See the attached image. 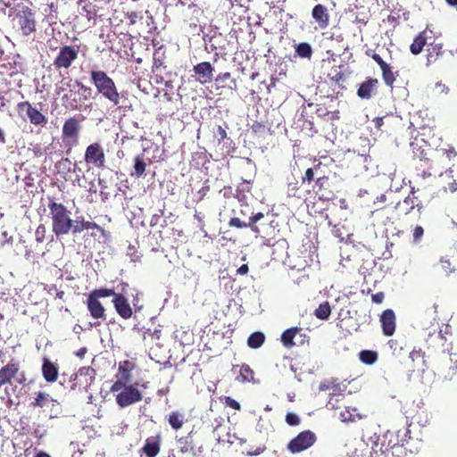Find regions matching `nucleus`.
Instances as JSON below:
<instances>
[{
    "label": "nucleus",
    "instance_id": "09e8293b",
    "mask_svg": "<svg viewBox=\"0 0 457 457\" xmlns=\"http://www.w3.org/2000/svg\"><path fill=\"white\" fill-rule=\"evenodd\" d=\"M93 296L96 297L97 299L104 298V297H110L112 296V299H115L117 295H119V293H116L112 288H107V287H100L94 289L89 293Z\"/></svg>",
    "mask_w": 457,
    "mask_h": 457
},
{
    "label": "nucleus",
    "instance_id": "6ab92c4d",
    "mask_svg": "<svg viewBox=\"0 0 457 457\" xmlns=\"http://www.w3.org/2000/svg\"><path fill=\"white\" fill-rule=\"evenodd\" d=\"M416 179L415 181L419 185H422V182L432 176V172L442 173L443 170H440V166L436 162L424 163V162H416Z\"/></svg>",
    "mask_w": 457,
    "mask_h": 457
},
{
    "label": "nucleus",
    "instance_id": "de8ad7c7",
    "mask_svg": "<svg viewBox=\"0 0 457 457\" xmlns=\"http://www.w3.org/2000/svg\"><path fill=\"white\" fill-rule=\"evenodd\" d=\"M312 53V46L309 43L303 42L295 46V55L300 58L310 59Z\"/></svg>",
    "mask_w": 457,
    "mask_h": 457
},
{
    "label": "nucleus",
    "instance_id": "680f3d73",
    "mask_svg": "<svg viewBox=\"0 0 457 457\" xmlns=\"http://www.w3.org/2000/svg\"><path fill=\"white\" fill-rule=\"evenodd\" d=\"M163 216V211L162 210H159V212L158 213H155L154 214L152 217H151V220H150V226L151 227H155L158 225L160 220L162 219V217Z\"/></svg>",
    "mask_w": 457,
    "mask_h": 457
},
{
    "label": "nucleus",
    "instance_id": "f03ea898",
    "mask_svg": "<svg viewBox=\"0 0 457 457\" xmlns=\"http://www.w3.org/2000/svg\"><path fill=\"white\" fill-rule=\"evenodd\" d=\"M90 79L95 86L97 94L108 100L118 109L130 108L131 104H126L124 93H120L114 80L108 74L100 70H92L90 71Z\"/></svg>",
    "mask_w": 457,
    "mask_h": 457
},
{
    "label": "nucleus",
    "instance_id": "7c9ffc66",
    "mask_svg": "<svg viewBox=\"0 0 457 457\" xmlns=\"http://www.w3.org/2000/svg\"><path fill=\"white\" fill-rule=\"evenodd\" d=\"M57 401L54 399L48 393L38 391L35 393L34 400L30 403L33 408H46L49 406H56Z\"/></svg>",
    "mask_w": 457,
    "mask_h": 457
},
{
    "label": "nucleus",
    "instance_id": "473e14b6",
    "mask_svg": "<svg viewBox=\"0 0 457 457\" xmlns=\"http://www.w3.org/2000/svg\"><path fill=\"white\" fill-rule=\"evenodd\" d=\"M326 168L321 162H318L313 167L306 169L303 175L301 178L302 185H310L312 182L315 183L316 178L320 176Z\"/></svg>",
    "mask_w": 457,
    "mask_h": 457
},
{
    "label": "nucleus",
    "instance_id": "0e129e2a",
    "mask_svg": "<svg viewBox=\"0 0 457 457\" xmlns=\"http://www.w3.org/2000/svg\"><path fill=\"white\" fill-rule=\"evenodd\" d=\"M385 298V295L383 292H378L374 295H372L371 299L375 303H381Z\"/></svg>",
    "mask_w": 457,
    "mask_h": 457
},
{
    "label": "nucleus",
    "instance_id": "b1692460",
    "mask_svg": "<svg viewBox=\"0 0 457 457\" xmlns=\"http://www.w3.org/2000/svg\"><path fill=\"white\" fill-rule=\"evenodd\" d=\"M86 304H87V308L90 313V316L93 319L105 320V317H106L105 308L104 307L103 303L99 301V299H97L96 297L88 294V295L87 297Z\"/></svg>",
    "mask_w": 457,
    "mask_h": 457
},
{
    "label": "nucleus",
    "instance_id": "f3484780",
    "mask_svg": "<svg viewBox=\"0 0 457 457\" xmlns=\"http://www.w3.org/2000/svg\"><path fill=\"white\" fill-rule=\"evenodd\" d=\"M446 345L447 339L441 330L430 332L426 339L427 349L433 353H445Z\"/></svg>",
    "mask_w": 457,
    "mask_h": 457
},
{
    "label": "nucleus",
    "instance_id": "ddd939ff",
    "mask_svg": "<svg viewBox=\"0 0 457 457\" xmlns=\"http://www.w3.org/2000/svg\"><path fill=\"white\" fill-rule=\"evenodd\" d=\"M78 56L79 46L65 45L60 48L57 55L54 59L53 65L56 70H68L77 60Z\"/></svg>",
    "mask_w": 457,
    "mask_h": 457
},
{
    "label": "nucleus",
    "instance_id": "603ef678",
    "mask_svg": "<svg viewBox=\"0 0 457 457\" xmlns=\"http://www.w3.org/2000/svg\"><path fill=\"white\" fill-rule=\"evenodd\" d=\"M299 190H300V186H299L298 181L289 182L287 184V191L288 196L299 197V195H298Z\"/></svg>",
    "mask_w": 457,
    "mask_h": 457
},
{
    "label": "nucleus",
    "instance_id": "f8f14e48",
    "mask_svg": "<svg viewBox=\"0 0 457 457\" xmlns=\"http://www.w3.org/2000/svg\"><path fill=\"white\" fill-rule=\"evenodd\" d=\"M84 160L89 167L99 170L105 168V154L104 147L98 142L88 145L85 150Z\"/></svg>",
    "mask_w": 457,
    "mask_h": 457
},
{
    "label": "nucleus",
    "instance_id": "9b49d317",
    "mask_svg": "<svg viewBox=\"0 0 457 457\" xmlns=\"http://www.w3.org/2000/svg\"><path fill=\"white\" fill-rule=\"evenodd\" d=\"M365 54L369 57H371L374 60V62L379 66L382 73V79L385 85L393 89L399 71H394V68L389 63L385 62L382 59V57L378 54H377L373 49H367L365 51Z\"/></svg>",
    "mask_w": 457,
    "mask_h": 457
},
{
    "label": "nucleus",
    "instance_id": "37998d69",
    "mask_svg": "<svg viewBox=\"0 0 457 457\" xmlns=\"http://www.w3.org/2000/svg\"><path fill=\"white\" fill-rule=\"evenodd\" d=\"M146 166L147 163L145 160L144 154H137L134 158V173H132L131 176L135 175L137 178L144 176Z\"/></svg>",
    "mask_w": 457,
    "mask_h": 457
},
{
    "label": "nucleus",
    "instance_id": "a19ab883",
    "mask_svg": "<svg viewBox=\"0 0 457 457\" xmlns=\"http://www.w3.org/2000/svg\"><path fill=\"white\" fill-rule=\"evenodd\" d=\"M237 379L241 383L254 382V371L247 364L239 367V375Z\"/></svg>",
    "mask_w": 457,
    "mask_h": 457
},
{
    "label": "nucleus",
    "instance_id": "412c9836",
    "mask_svg": "<svg viewBox=\"0 0 457 457\" xmlns=\"http://www.w3.org/2000/svg\"><path fill=\"white\" fill-rule=\"evenodd\" d=\"M194 72L198 76L197 80L205 85L212 81L214 67L209 62H202L193 68Z\"/></svg>",
    "mask_w": 457,
    "mask_h": 457
},
{
    "label": "nucleus",
    "instance_id": "72a5a7b5",
    "mask_svg": "<svg viewBox=\"0 0 457 457\" xmlns=\"http://www.w3.org/2000/svg\"><path fill=\"white\" fill-rule=\"evenodd\" d=\"M400 208L405 212V213H409L414 208H417L419 212L423 209V204L420 200H419L418 196H415L414 187L411 188V194L404 198L403 203L398 204Z\"/></svg>",
    "mask_w": 457,
    "mask_h": 457
},
{
    "label": "nucleus",
    "instance_id": "864d4df0",
    "mask_svg": "<svg viewBox=\"0 0 457 457\" xmlns=\"http://www.w3.org/2000/svg\"><path fill=\"white\" fill-rule=\"evenodd\" d=\"M221 401L226 406L230 407L236 411H239L241 409L240 403L230 396H224L221 398Z\"/></svg>",
    "mask_w": 457,
    "mask_h": 457
},
{
    "label": "nucleus",
    "instance_id": "4c0bfd02",
    "mask_svg": "<svg viewBox=\"0 0 457 457\" xmlns=\"http://www.w3.org/2000/svg\"><path fill=\"white\" fill-rule=\"evenodd\" d=\"M443 45L440 43L428 44L427 49V65L436 62L444 54Z\"/></svg>",
    "mask_w": 457,
    "mask_h": 457
},
{
    "label": "nucleus",
    "instance_id": "a878e982",
    "mask_svg": "<svg viewBox=\"0 0 457 457\" xmlns=\"http://www.w3.org/2000/svg\"><path fill=\"white\" fill-rule=\"evenodd\" d=\"M162 436L160 435L149 436L146 438L141 452L145 457H155L161 450Z\"/></svg>",
    "mask_w": 457,
    "mask_h": 457
},
{
    "label": "nucleus",
    "instance_id": "7ed1b4c3",
    "mask_svg": "<svg viewBox=\"0 0 457 457\" xmlns=\"http://www.w3.org/2000/svg\"><path fill=\"white\" fill-rule=\"evenodd\" d=\"M314 193L323 201H330L337 198V193L341 190L340 179L337 174L329 172L326 174L325 170L316 178L312 187Z\"/></svg>",
    "mask_w": 457,
    "mask_h": 457
},
{
    "label": "nucleus",
    "instance_id": "338daca9",
    "mask_svg": "<svg viewBox=\"0 0 457 457\" xmlns=\"http://www.w3.org/2000/svg\"><path fill=\"white\" fill-rule=\"evenodd\" d=\"M373 122L375 124V127L378 129H381L383 124H384V118L383 117H377L373 120Z\"/></svg>",
    "mask_w": 457,
    "mask_h": 457
},
{
    "label": "nucleus",
    "instance_id": "bf43d9fd",
    "mask_svg": "<svg viewBox=\"0 0 457 457\" xmlns=\"http://www.w3.org/2000/svg\"><path fill=\"white\" fill-rule=\"evenodd\" d=\"M48 294H54L55 298H58L60 300H63L65 295L64 291L58 289L55 285H52L49 287Z\"/></svg>",
    "mask_w": 457,
    "mask_h": 457
},
{
    "label": "nucleus",
    "instance_id": "6e6552de",
    "mask_svg": "<svg viewBox=\"0 0 457 457\" xmlns=\"http://www.w3.org/2000/svg\"><path fill=\"white\" fill-rule=\"evenodd\" d=\"M410 145L416 162H435V155L437 154L436 148L432 147L426 141L424 134L417 135Z\"/></svg>",
    "mask_w": 457,
    "mask_h": 457
},
{
    "label": "nucleus",
    "instance_id": "69168bd1",
    "mask_svg": "<svg viewBox=\"0 0 457 457\" xmlns=\"http://www.w3.org/2000/svg\"><path fill=\"white\" fill-rule=\"evenodd\" d=\"M266 447L264 445L257 447L254 451H248L247 455L254 456L262 453L265 451Z\"/></svg>",
    "mask_w": 457,
    "mask_h": 457
},
{
    "label": "nucleus",
    "instance_id": "393cba45",
    "mask_svg": "<svg viewBox=\"0 0 457 457\" xmlns=\"http://www.w3.org/2000/svg\"><path fill=\"white\" fill-rule=\"evenodd\" d=\"M112 303L117 313L124 320L131 318L133 312L128 299L123 295L122 293H119V295L115 299H112Z\"/></svg>",
    "mask_w": 457,
    "mask_h": 457
},
{
    "label": "nucleus",
    "instance_id": "cd10ccee",
    "mask_svg": "<svg viewBox=\"0 0 457 457\" xmlns=\"http://www.w3.org/2000/svg\"><path fill=\"white\" fill-rule=\"evenodd\" d=\"M378 85V79L375 78H367L359 87L357 96L361 99H370L375 94Z\"/></svg>",
    "mask_w": 457,
    "mask_h": 457
},
{
    "label": "nucleus",
    "instance_id": "3c124183",
    "mask_svg": "<svg viewBox=\"0 0 457 457\" xmlns=\"http://www.w3.org/2000/svg\"><path fill=\"white\" fill-rule=\"evenodd\" d=\"M213 137L220 145L227 138L226 129L220 125L217 126V128L213 130Z\"/></svg>",
    "mask_w": 457,
    "mask_h": 457
},
{
    "label": "nucleus",
    "instance_id": "aec40b11",
    "mask_svg": "<svg viewBox=\"0 0 457 457\" xmlns=\"http://www.w3.org/2000/svg\"><path fill=\"white\" fill-rule=\"evenodd\" d=\"M382 332L386 337H391L395 334L396 328V317L392 309L385 310L379 316Z\"/></svg>",
    "mask_w": 457,
    "mask_h": 457
},
{
    "label": "nucleus",
    "instance_id": "c9c22d12",
    "mask_svg": "<svg viewBox=\"0 0 457 457\" xmlns=\"http://www.w3.org/2000/svg\"><path fill=\"white\" fill-rule=\"evenodd\" d=\"M428 45V30L424 29L420 31L413 39V42L410 46V51L412 54H420L424 46Z\"/></svg>",
    "mask_w": 457,
    "mask_h": 457
},
{
    "label": "nucleus",
    "instance_id": "f257e3e1",
    "mask_svg": "<svg viewBox=\"0 0 457 457\" xmlns=\"http://www.w3.org/2000/svg\"><path fill=\"white\" fill-rule=\"evenodd\" d=\"M137 368L134 361L124 360L119 362L118 371L115 375L116 380L112 385L110 391L117 393L115 401L120 408L133 405L143 399V394L138 389L137 383H131L132 372Z\"/></svg>",
    "mask_w": 457,
    "mask_h": 457
},
{
    "label": "nucleus",
    "instance_id": "a211bd4d",
    "mask_svg": "<svg viewBox=\"0 0 457 457\" xmlns=\"http://www.w3.org/2000/svg\"><path fill=\"white\" fill-rule=\"evenodd\" d=\"M178 443L181 453L196 454L202 452V445H199L198 436L195 432L191 431L187 436H181L178 439Z\"/></svg>",
    "mask_w": 457,
    "mask_h": 457
},
{
    "label": "nucleus",
    "instance_id": "423d86ee",
    "mask_svg": "<svg viewBox=\"0 0 457 457\" xmlns=\"http://www.w3.org/2000/svg\"><path fill=\"white\" fill-rule=\"evenodd\" d=\"M82 118L72 116L65 120L62 128V140L65 153L70 154L79 143Z\"/></svg>",
    "mask_w": 457,
    "mask_h": 457
},
{
    "label": "nucleus",
    "instance_id": "4468645a",
    "mask_svg": "<svg viewBox=\"0 0 457 457\" xmlns=\"http://www.w3.org/2000/svg\"><path fill=\"white\" fill-rule=\"evenodd\" d=\"M96 377V370L91 367H82L78 372L73 374L71 378V386L70 388L71 390H75L76 388L87 390V388L94 382Z\"/></svg>",
    "mask_w": 457,
    "mask_h": 457
},
{
    "label": "nucleus",
    "instance_id": "20e7f679",
    "mask_svg": "<svg viewBox=\"0 0 457 457\" xmlns=\"http://www.w3.org/2000/svg\"><path fill=\"white\" fill-rule=\"evenodd\" d=\"M234 213L238 216L231 218L228 226L237 228H249L253 232L259 234L260 229L256 223L264 217L261 212H254L248 204H240L239 210H233Z\"/></svg>",
    "mask_w": 457,
    "mask_h": 457
},
{
    "label": "nucleus",
    "instance_id": "4be33fe9",
    "mask_svg": "<svg viewBox=\"0 0 457 457\" xmlns=\"http://www.w3.org/2000/svg\"><path fill=\"white\" fill-rule=\"evenodd\" d=\"M303 329L298 327H292L288 329H286L282 335H281V342L283 345L287 348H292L295 345V343L294 342V338L296 336H299L302 337L301 344H303L304 342L309 341V337L306 336V334L302 333Z\"/></svg>",
    "mask_w": 457,
    "mask_h": 457
},
{
    "label": "nucleus",
    "instance_id": "2eb2a0df",
    "mask_svg": "<svg viewBox=\"0 0 457 457\" xmlns=\"http://www.w3.org/2000/svg\"><path fill=\"white\" fill-rule=\"evenodd\" d=\"M17 112L20 115L25 112L29 122L34 126L44 127L47 123V118L29 101L18 103Z\"/></svg>",
    "mask_w": 457,
    "mask_h": 457
},
{
    "label": "nucleus",
    "instance_id": "49530a36",
    "mask_svg": "<svg viewBox=\"0 0 457 457\" xmlns=\"http://www.w3.org/2000/svg\"><path fill=\"white\" fill-rule=\"evenodd\" d=\"M339 418L343 422L355 421L356 419H361V415H359L356 411V409L345 407V410L339 412Z\"/></svg>",
    "mask_w": 457,
    "mask_h": 457
},
{
    "label": "nucleus",
    "instance_id": "39448f33",
    "mask_svg": "<svg viewBox=\"0 0 457 457\" xmlns=\"http://www.w3.org/2000/svg\"><path fill=\"white\" fill-rule=\"evenodd\" d=\"M52 219V230L56 237L69 234L72 219L70 211L61 203L51 200L48 204Z\"/></svg>",
    "mask_w": 457,
    "mask_h": 457
},
{
    "label": "nucleus",
    "instance_id": "8fccbe9b",
    "mask_svg": "<svg viewBox=\"0 0 457 457\" xmlns=\"http://www.w3.org/2000/svg\"><path fill=\"white\" fill-rule=\"evenodd\" d=\"M345 396L343 395H332L327 403V406L332 410H337L341 407V403L344 402Z\"/></svg>",
    "mask_w": 457,
    "mask_h": 457
},
{
    "label": "nucleus",
    "instance_id": "5fc2aeb1",
    "mask_svg": "<svg viewBox=\"0 0 457 457\" xmlns=\"http://www.w3.org/2000/svg\"><path fill=\"white\" fill-rule=\"evenodd\" d=\"M46 228L44 224H40L36 231H35V237H36V241L37 243H42L44 242L45 240V237H46Z\"/></svg>",
    "mask_w": 457,
    "mask_h": 457
},
{
    "label": "nucleus",
    "instance_id": "c85d7f7f",
    "mask_svg": "<svg viewBox=\"0 0 457 457\" xmlns=\"http://www.w3.org/2000/svg\"><path fill=\"white\" fill-rule=\"evenodd\" d=\"M42 375L44 379L47 383H54L58 378L59 368L55 362H53L48 358L43 359L42 368H41Z\"/></svg>",
    "mask_w": 457,
    "mask_h": 457
},
{
    "label": "nucleus",
    "instance_id": "0eeeda50",
    "mask_svg": "<svg viewBox=\"0 0 457 457\" xmlns=\"http://www.w3.org/2000/svg\"><path fill=\"white\" fill-rule=\"evenodd\" d=\"M35 12L28 5L17 4L15 19L21 34L29 37L37 31V21Z\"/></svg>",
    "mask_w": 457,
    "mask_h": 457
},
{
    "label": "nucleus",
    "instance_id": "4d7b16f0",
    "mask_svg": "<svg viewBox=\"0 0 457 457\" xmlns=\"http://www.w3.org/2000/svg\"><path fill=\"white\" fill-rule=\"evenodd\" d=\"M409 357L413 362L419 361L420 364L425 362L424 354L420 350H412Z\"/></svg>",
    "mask_w": 457,
    "mask_h": 457
},
{
    "label": "nucleus",
    "instance_id": "e433bc0d",
    "mask_svg": "<svg viewBox=\"0 0 457 457\" xmlns=\"http://www.w3.org/2000/svg\"><path fill=\"white\" fill-rule=\"evenodd\" d=\"M80 6L79 14L84 16L88 21H95L96 17V6L89 0H79Z\"/></svg>",
    "mask_w": 457,
    "mask_h": 457
},
{
    "label": "nucleus",
    "instance_id": "c03bdc74",
    "mask_svg": "<svg viewBox=\"0 0 457 457\" xmlns=\"http://www.w3.org/2000/svg\"><path fill=\"white\" fill-rule=\"evenodd\" d=\"M331 314V306L328 301L321 303L314 311V315L319 320H326Z\"/></svg>",
    "mask_w": 457,
    "mask_h": 457
},
{
    "label": "nucleus",
    "instance_id": "ea45409f",
    "mask_svg": "<svg viewBox=\"0 0 457 457\" xmlns=\"http://www.w3.org/2000/svg\"><path fill=\"white\" fill-rule=\"evenodd\" d=\"M167 420L173 429L179 430L183 427L186 419L183 413L179 411H174L168 415Z\"/></svg>",
    "mask_w": 457,
    "mask_h": 457
},
{
    "label": "nucleus",
    "instance_id": "6e6d98bb",
    "mask_svg": "<svg viewBox=\"0 0 457 457\" xmlns=\"http://www.w3.org/2000/svg\"><path fill=\"white\" fill-rule=\"evenodd\" d=\"M161 334L162 331L160 329H154L153 331L151 329H146L143 333V340H146L148 337L158 340L161 337Z\"/></svg>",
    "mask_w": 457,
    "mask_h": 457
},
{
    "label": "nucleus",
    "instance_id": "a18cd8bd",
    "mask_svg": "<svg viewBox=\"0 0 457 457\" xmlns=\"http://www.w3.org/2000/svg\"><path fill=\"white\" fill-rule=\"evenodd\" d=\"M378 358V354L376 351L371 350H362L359 353V359L360 361L367 365H372L374 364Z\"/></svg>",
    "mask_w": 457,
    "mask_h": 457
},
{
    "label": "nucleus",
    "instance_id": "dca6fc26",
    "mask_svg": "<svg viewBox=\"0 0 457 457\" xmlns=\"http://www.w3.org/2000/svg\"><path fill=\"white\" fill-rule=\"evenodd\" d=\"M316 441V436L310 430L299 433L287 445V449L292 453L303 452L311 447Z\"/></svg>",
    "mask_w": 457,
    "mask_h": 457
},
{
    "label": "nucleus",
    "instance_id": "bb28decb",
    "mask_svg": "<svg viewBox=\"0 0 457 457\" xmlns=\"http://www.w3.org/2000/svg\"><path fill=\"white\" fill-rule=\"evenodd\" d=\"M71 231L72 232V234H79V233H81L83 230H87V229H96L98 230L103 236L105 235V230L104 228H102L101 226H99L97 223L96 222H93V221H89V220H84L83 218H81V220H79V218H78L77 220H71Z\"/></svg>",
    "mask_w": 457,
    "mask_h": 457
},
{
    "label": "nucleus",
    "instance_id": "13d9d810",
    "mask_svg": "<svg viewBox=\"0 0 457 457\" xmlns=\"http://www.w3.org/2000/svg\"><path fill=\"white\" fill-rule=\"evenodd\" d=\"M286 421L289 426H297L300 424V418L293 412H288L286 415Z\"/></svg>",
    "mask_w": 457,
    "mask_h": 457
},
{
    "label": "nucleus",
    "instance_id": "774afa93",
    "mask_svg": "<svg viewBox=\"0 0 457 457\" xmlns=\"http://www.w3.org/2000/svg\"><path fill=\"white\" fill-rule=\"evenodd\" d=\"M87 353V348L86 346H83L81 348H79L76 353V356H78L79 358L82 359L84 358L85 354Z\"/></svg>",
    "mask_w": 457,
    "mask_h": 457
},
{
    "label": "nucleus",
    "instance_id": "79ce46f5",
    "mask_svg": "<svg viewBox=\"0 0 457 457\" xmlns=\"http://www.w3.org/2000/svg\"><path fill=\"white\" fill-rule=\"evenodd\" d=\"M265 339V335L262 332H253L247 338V345L252 349H258L264 344Z\"/></svg>",
    "mask_w": 457,
    "mask_h": 457
},
{
    "label": "nucleus",
    "instance_id": "2f4dec72",
    "mask_svg": "<svg viewBox=\"0 0 457 457\" xmlns=\"http://www.w3.org/2000/svg\"><path fill=\"white\" fill-rule=\"evenodd\" d=\"M437 154L435 155V162L440 166V170H445V161L450 162L457 156V153L453 146L449 148H436Z\"/></svg>",
    "mask_w": 457,
    "mask_h": 457
},
{
    "label": "nucleus",
    "instance_id": "e2e57ef3",
    "mask_svg": "<svg viewBox=\"0 0 457 457\" xmlns=\"http://www.w3.org/2000/svg\"><path fill=\"white\" fill-rule=\"evenodd\" d=\"M71 164V162L69 158H63L60 162H57L56 167L59 170H61L62 168V169H66V170H70Z\"/></svg>",
    "mask_w": 457,
    "mask_h": 457
},
{
    "label": "nucleus",
    "instance_id": "f704fd0d",
    "mask_svg": "<svg viewBox=\"0 0 457 457\" xmlns=\"http://www.w3.org/2000/svg\"><path fill=\"white\" fill-rule=\"evenodd\" d=\"M165 58L166 52L165 49L161 46L157 48L154 53V61L152 66V71L155 74L162 73L164 70H166L167 66L165 65Z\"/></svg>",
    "mask_w": 457,
    "mask_h": 457
},
{
    "label": "nucleus",
    "instance_id": "58836bf2",
    "mask_svg": "<svg viewBox=\"0 0 457 457\" xmlns=\"http://www.w3.org/2000/svg\"><path fill=\"white\" fill-rule=\"evenodd\" d=\"M219 88L233 89L237 87V81L231 78L230 72H221L215 78Z\"/></svg>",
    "mask_w": 457,
    "mask_h": 457
},
{
    "label": "nucleus",
    "instance_id": "1a4fd4ad",
    "mask_svg": "<svg viewBox=\"0 0 457 457\" xmlns=\"http://www.w3.org/2000/svg\"><path fill=\"white\" fill-rule=\"evenodd\" d=\"M12 380L18 384H23L26 381V374L21 370L19 361L12 359L0 369V388L5 385H11Z\"/></svg>",
    "mask_w": 457,
    "mask_h": 457
},
{
    "label": "nucleus",
    "instance_id": "9d476101",
    "mask_svg": "<svg viewBox=\"0 0 457 457\" xmlns=\"http://www.w3.org/2000/svg\"><path fill=\"white\" fill-rule=\"evenodd\" d=\"M75 83L77 87H79V89L82 91V96L77 98L76 93L72 90H70L69 93L64 94L62 96V100L65 108L71 111L80 110L82 104L89 99L92 92V89L89 87L84 85L82 82L75 80Z\"/></svg>",
    "mask_w": 457,
    "mask_h": 457
},
{
    "label": "nucleus",
    "instance_id": "c756f323",
    "mask_svg": "<svg viewBox=\"0 0 457 457\" xmlns=\"http://www.w3.org/2000/svg\"><path fill=\"white\" fill-rule=\"evenodd\" d=\"M328 78L331 83L337 87V90L335 92V96L332 95V97H337L342 90L345 89V87L342 84L345 80V75L341 71V66H335L332 68L331 71L328 73Z\"/></svg>",
    "mask_w": 457,
    "mask_h": 457
},
{
    "label": "nucleus",
    "instance_id": "5701e85b",
    "mask_svg": "<svg viewBox=\"0 0 457 457\" xmlns=\"http://www.w3.org/2000/svg\"><path fill=\"white\" fill-rule=\"evenodd\" d=\"M312 17L320 29H325L328 27L330 15L328 9L324 4H316L312 10Z\"/></svg>",
    "mask_w": 457,
    "mask_h": 457
},
{
    "label": "nucleus",
    "instance_id": "052dcab7",
    "mask_svg": "<svg viewBox=\"0 0 457 457\" xmlns=\"http://www.w3.org/2000/svg\"><path fill=\"white\" fill-rule=\"evenodd\" d=\"M424 234V229L421 226H416L413 229V240L415 242H418L421 239Z\"/></svg>",
    "mask_w": 457,
    "mask_h": 457
}]
</instances>
